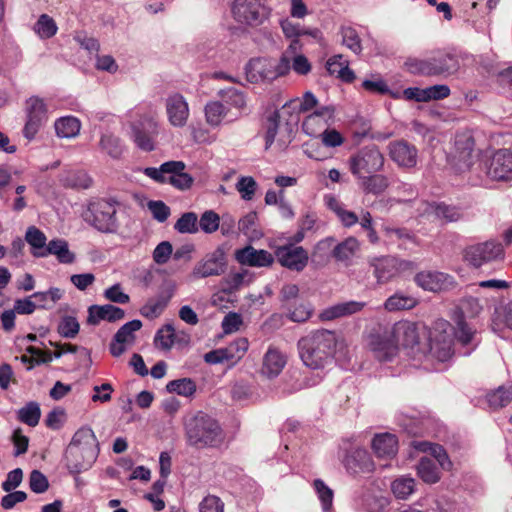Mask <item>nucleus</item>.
<instances>
[{
  "instance_id": "nucleus-1",
  "label": "nucleus",
  "mask_w": 512,
  "mask_h": 512,
  "mask_svg": "<svg viewBox=\"0 0 512 512\" xmlns=\"http://www.w3.org/2000/svg\"><path fill=\"white\" fill-rule=\"evenodd\" d=\"M337 342L334 331L327 329L312 331L298 341L300 358L304 365L311 369H323L332 362Z\"/></svg>"
},
{
  "instance_id": "nucleus-2",
  "label": "nucleus",
  "mask_w": 512,
  "mask_h": 512,
  "mask_svg": "<svg viewBox=\"0 0 512 512\" xmlns=\"http://www.w3.org/2000/svg\"><path fill=\"white\" fill-rule=\"evenodd\" d=\"M187 444L197 449L218 448L225 439L219 423L204 412H197L184 423Z\"/></svg>"
},
{
  "instance_id": "nucleus-3",
  "label": "nucleus",
  "mask_w": 512,
  "mask_h": 512,
  "mask_svg": "<svg viewBox=\"0 0 512 512\" xmlns=\"http://www.w3.org/2000/svg\"><path fill=\"white\" fill-rule=\"evenodd\" d=\"M119 207L120 202L113 197L95 199L88 204L84 220L101 233H116L120 227Z\"/></svg>"
},
{
  "instance_id": "nucleus-4",
  "label": "nucleus",
  "mask_w": 512,
  "mask_h": 512,
  "mask_svg": "<svg viewBox=\"0 0 512 512\" xmlns=\"http://www.w3.org/2000/svg\"><path fill=\"white\" fill-rule=\"evenodd\" d=\"M408 72L422 76H450L460 67L458 56L452 53L438 52L425 58H408L404 63Z\"/></svg>"
},
{
  "instance_id": "nucleus-5",
  "label": "nucleus",
  "mask_w": 512,
  "mask_h": 512,
  "mask_svg": "<svg viewBox=\"0 0 512 512\" xmlns=\"http://www.w3.org/2000/svg\"><path fill=\"white\" fill-rule=\"evenodd\" d=\"M290 69L289 60L282 57L277 63L275 60L259 57L251 59L245 66L246 78L250 83L271 82L285 75Z\"/></svg>"
},
{
  "instance_id": "nucleus-6",
  "label": "nucleus",
  "mask_w": 512,
  "mask_h": 512,
  "mask_svg": "<svg viewBox=\"0 0 512 512\" xmlns=\"http://www.w3.org/2000/svg\"><path fill=\"white\" fill-rule=\"evenodd\" d=\"M384 156L376 145H369L358 150L349 159L351 173L358 177L382 170Z\"/></svg>"
},
{
  "instance_id": "nucleus-7",
  "label": "nucleus",
  "mask_w": 512,
  "mask_h": 512,
  "mask_svg": "<svg viewBox=\"0 0 512 512\" xmlns=\"http://www.w3.org/2000/svg\"><path fill=\"white\" fill-rule=\"evenodd\" d=\"M231 13L237 23L251 27L262 24L268 17V11L261 0H235Z\"/></svg>"
},
{
  "instance_id": "nucleus-8",
  "label": "nucleus",
  "mask_w": 512,
  "mask_h": 512,
  "mask_svg": "<svg viewBox=\"0 0 512 512\" xmlns=\"http://www.w3.org/2000/svg\"><path fill=\"white\" fill-rule=\"evenodd\" d=\"M227 267L226 252L223 247L218 246L195 264L192 275L195 278L221 276L226 272Z\"/></svg>"
},
{
  "instance_id": "nucleus-9",
  "label": "nucleus",
  "mask_w": 512,
  "mask_h": 512,
  "mask_svg": "<svg viewBox=\"0 0 512 512\" xmlns=\"http://www.w3.org/2000/svg\"><path fill=\"white\" fill-rule=\"evenodd\" d=\"M26 116L23 136L28 140H33L48 121L47 107L43 99L39 97L29 98L26 102Z\"/></svg>"
},
{
  "instance_id": "nucleus-10",
  "label": "nucleus",
  "mask_w": 512,
  "mask_h": 512,
  "mask_svg": "<svg viewBox=\"0 0 512 512\" xmlns=\"http://www.w3.org/2000/svg\"><path fill=\"white\" fill-rule=\"evenodd\" d=\"M503 255L502 245L495 241L470 245L464 250V260L474 268L502 258Z\"/></svg>"
},
{
  "instance_id": "nucleus-11",
  "label": "nucleus",
  "mask_w": 512,
  "mask_h": 512,
  "mask_svg": "<svg viewBox=\"0 0 512 512\" xmlns=\"http://www.w3.org/2000/svg\"><path fill=\"white\" fill-rule=\"evenodd\" d=\"M274 258L278 263L291 271L302 272L309 262V253L302 246L286 243L276 247Z\"/></svg>"
},
{
  "instance_id": "nucleus-12",
  "label": "nucleus",
  "mask_w": 512,
  "mask_h": 512,
  "mask_svg": "<svg viewBox=\"0 0 512 512\" xmlns=\"http://www.w3.org/2000/svg\"><path fill=\"white\" fill-rule=\"evenodd\" d=\"M486 175L495 181L512 180V150L499 149L483 166Z\"/></svg>"
},
{
  "instance_id": "nucleus-13",
  "label": "nucleus",
  "mask_w": 512,
  "mask_h": 512,
  "mask_svg": "<svg viewBox=\"0 0 512 512\" xmlns=\"http://www.w3.org/2000/svg\"><path fill=\"white\" fill-rule=\"evenodd\" d=\"M460 308L462 312L457 315L455 319L456 326L454 328V335L458 342H460L463 346H467L472 342L475 330L469 327V325L466 323L463 317V312L465 311L471 316H476L481 312L482 305L477 298L467 297L461 302Z\"/></svg>"
},
{
  "instance_id": "nucleus-14",
  "label": "nucleus",
  "mask_w": 512,
  "mask_h": 512,
  "mask_svg": "<svg viewBox=\"0 0 512 512\" xmlns=\"http://www.w3.org/2000/svg\"><path fill=\"white\" fill-rule=\"evenodd\" d=\"M388 155L400 168L411 169L417 165L418 150L416 146L404 139L388 144Z\"/></svg>"
},
{
  "instance_id": "nucleus-15",
  "label": "nucleus",
  "mask_w": 512,
  "mask_h": 512,
  "mask_svg": "<svg viewBox=\"0 0 512 512\" xmlns=\"http://www.w3.org/2000/svg\"><path fill=\"white\" fill-rule=\"evenodd\" d=\"M368 346L374 357L381 362L391 361L398 353L397 341L392 332L371 334Z\"/></svg>"
},
{
  "instance_id": "nucleus-16",
  "label": "nucleus",
  "mask_w": 512,
  "mask_h": 512,
  "mask_svg": "<svg viewBox=\"0 0 512 512\" xmlns=\"http://www.w3.org/2000/svg\"><path fill=\"white\" fill-rule=\"evenodd\" d=\"M142 328V322L138 319L131 320L122 325L115 333L109 350L112 356L119 357L126 351L125 345H132L136 340L135 332Z\"/></svg>"
},
{
  "instance_id": "nucleus-17",
  "label": "nucleus",
  "mask_w": 512,
  "mask_h": 512,
  "mask_svg": "<svg viewBox=\"0 0 512 512\" xmlns=\"http://www.w3.org/2000/svg\"><path fill=\"white\" fill-rule=\"evenodd\" d=\"M474 146L475 142L471 135L462 134L456 137V162L454 166L457 172L464 173L469 171L474 165V159L477 157L474 155Z\"/></svg>"
},
{
  "instance_id": "nucleus-18",
  "label": "nucleus",
  "mask_w": 512,
  "mask_h": 512,
  "mask_svg": "<svg viewBox=\"0 0 512 512\" xmlns=\"http://www.w3.org/2000/svg\"><path fill=\"white\" fill-rule=\"evenodd\" d=\"M158 134L157 123L145 119L132 125V138L136 146L146 152L154 150V140Z\"/></svg>"
},
{
  "instance_id": "nucleus-19",
  "label": "nucleus",
  "mask_w": 512,
  "mask_h": 512,
  "mask_svg": "<svg viewBox=\"0 0 512 512\" xmlns=\"http://www.w3.org/2000/svg\"><path fill=\"white\" fill-rule=\"evenodd\" d=\"M343 464L348 473L357 475L374 471V462L367 450L354 448L347 452Z\"/></svg>"
},
{
  "instance_id": "nucleus-20",
  "label": "nucleus",
  "mask_w": 512,
  "mask_h": 512,
  "mask_svg": "<svg viewBox=\"0 0 512 512\" xmlns=\"http://www.w3.org/2000/svg\"><path fill=\"white\" fill-rule=\"evenodd\" d=\"M235 259L241 265L250 267H270L274 261V255L263 249H255L248 245L235 252Z\"/></svg>"
},
{
  "instance_id": "nucleus-21",
  "label": "nucleus",
  "mask_w": 512,
  "mask_h": 512,
  "mask_svg": "<svg viewBox=\"0 0 512 512\" xmlns=\"http://www.w3.org/2000/svg\"><path fill=\"white\" fill-rule=\"evenodd\" d=\"M414 281L425 291L440 292L453 283V278L443 272L426 270L417 273Z\"/></svg>"
},
{
  "instance_id": "nucleus-22",
  "label": "nucleus",
  "mask_w": 512,
  "mask_h": 512,
  "mask_svg": "<svg viewBox=\"0 0 512 512\" xmlns=\"http://www.w3.org/2000/svg\"><path fill=\"white\" fill-rule=\"evenodd\" d=\"M166 112L170 124L174 127H183L186 125L189 117V107L181 94L175 93L167 97Z\"/></svg>"
},
{
  "instance_id": "nucleus-23",
  "label": "nucleus",
  "mask_w": 512,
  "mask_h": 512,
  "mask_svg": "<svg viewBox=\"0 0 512 512\" xmlns=\"http://www.w3.org/2000/svg\"><path fill=\"white\" fill-rule=\"evenodd\" d=\"M69 444L84 450L88 461H96L99 454V443L90 427L84 426L78 429L73 435Z\"/></svg>"
},
{
  "instance_id": "nucleus-24",
  "label": "nucleus",
  "mask_w": 512,
  "mask_h": 512,
  "mask_svg": "<svg viewBox=\"0 0 512 512\" xmlns=\"http://www.w3.org/2000/svg\"><path fill=\"white\" fill-rule=\"evenodd\" d=\"M125 317V311L112 304L91 305L88 308L87 323L98 325L101 321L116 322Z\"/></svg>"
},
{
  "instance_id": "nucleus-25",
  "label": "nucleus",
  "mask_w": 512,
  "mask_h": 512,
  "mask_svg": "<svg viewBox=\"0 0 512 512\" xmlns=\"http://www.w3.org/2000/svg\"><path fill=\"white\" fill-rule=\"evenodd\" d=\"M173 288L166 287L155 296L149 298L140 308V314L148 319L159 317L173 296Z\"/></svg>"
},
{
  "instance_id": "nucleus-26",
  "label": "nucleus",
  "mask_w": 512,
  "mask_h": 512,
  "mask_svg": "<svg viewBox=\"0 0 512 512\" xmlns=\"http://www.w3.org/2000/svg\"><path fill=\"white\" fill-rule=\"evenodd\" d=\"M378 284H386L397 277L394 256L375 257L369 261Z\"/></svg>"
},
{
  "instance_id": "nucleus-27",
  "label": "nucleus",
  "mask_w": 512,
  "mask_h": 512,
  "mask_svg": "<svg viewBox=\"0 0 512 512\" xmlns=\"http://www.w3.org/2000/svg\"><path fill=\"white\" fill-rule=\"evenodd\" d=\"M365 306H366L365 302L354 301V300L337 303L335 305H332V306L324 309L320 313L319 318L322 321H331V320H334L337 318L346 317V316L356 314V313L362 311Z\"/></svg>"
},
{
  "instance_id": "nucleus-28",
  "label": "nucleus",
  "mask_w": 512,
  "mask_h": 512,
  "mask_svg": "<svg viewBox=\"0 0 512 512\" xmlns=\"http://www.w3.org/2000/svg\"><path fill=\"white\" fill-rule=\"evenodd\" d=\"M84 450L77 448L74 444H69L65 450V463L68 471L77 475L83 471H87L92 467L95 461H88Z\"/></svg>"
},
{
  "instance_id": "nucleus-29",
  "label": "nucleus",
  "mask_w": 512,
  "mask_h": 512,
  "mask_svg": "<svg viewBox=\"0 0 512 512\" xmlns=\"http://www.w3.org/2000/svg\"><path fill=\"white\" fill-rule=\"evenodd\" d=\"M285 364V356L277 348L270 346L264 354L261 373L269 379L275 378L281 373Z\"/></svg>"
},
{
  "instance_id": "nucleus-30",
  "label": "nucleus",
  "mask_w": 512,
  "mask_h": 512,
  "mask_svg": "<svg viewBox=\"0 0 512 512\" xmlns=\"http://www.w3.org/2000/svg\"><path fill=\"white\" fill-rule=\"evenodd\" d=\"M32 254L35 257L55 255L58 261L64 264H70L75 259V255L68 248V243L63 239L51 240L43 251H32Z\"/></svg>"
},
{
  "instance_id": "nucleus-31",
  "label": "nucleus",
  "mask_w": 512,
  "mask_h": 512,
  "mask_svg": "<svg viewBox=\"0 0 512 512\" xmlns=\"http://www.w3.org/2000/svg\"><path fill=\"white\" fill-rule=\"evenodd\" d=\"M372 449L379 458H393L398 451V440L391 433L377 434L372 440Z\"/></svg>"
},
{
  "instance_id": "nucleus-32",
  "label": "nucleus",
  "mask_w": 512,
  "mask_h": 512,
  "mask_svg": "<svg viewBox=\"0 0 512 512\" xmlns=\"http://www.w3.org/2000/svg\"><path fill=\"white\" fill-rule=\"evenodd\" d=\"M284 35L289 38H300L302 36H309L316 41L322 39V33L318 28H305L299 23H294L289 19H285L280 23Z\"/></svg>"
},
{
  "instance_id": "nucleus-33",
  "label": "nucleus",
  "mask_w": 512,
  "mask_h": 512,
  "mask_svg": "<svg viewBox=\"0 0 512 512\" xmlns=\"http://www.w3.org/2000/svg\"><path fill=\"white\" fill-rule=\"evenodd\" d=\"M336 243V239L332 236L321 239L314 246L311 253V262L318 265L324 266L333 257V248Z\"/></svg>"
},
{
  "instance_id": "nucleus-34",
  "label": "nucleus",
  "mask_w": 512,
  "mask_h": 512,
  "mask_svg": "<svg viewBox=\"0 0 512 512\" xmlns=\"http://www.w3.org/2000/svg\"><path fill=\"white\" fill-rule=\"evenodd\" d=\"M360 179L361 188L365 193L375 195L383 193L389 186L388 178L383 174L372 173L358 177Z\"/></svg>"
},
{
  "instance_id": "nucleus-35",
  "label": "nucleus",
  "mask_w": 512,
  "mask_h": 512,
  "mask_svg": "<svg viewBox=\"0 0 512 512\" xmlns=\"http://www.w3.org/2000/svg\"><path fill=\"white\" fill-rule=\"evenodd\" d=\"M359 248V241L355 237H348L344 241L334 245L333 258L339 262L348 263L359 251Z\"/></svg>"
},
{
  "instance_id": "nucleus-36",
  "label": "nucleus",
  "mask_w": 512,
  "mask_h": 512,
  "mask_svg": "<svg viewBox=\"0 0 512 512\" xmlns=\"http://www.w3.org/2000/svg\"><path fill=\"white\" fill-rule=\"evenodd\" d=\"M418 476L428 484L437 483L440 480V469L435 460L423 457L417 465Z\"/></svg>"
},
{
  "instance_id": "nucleus-37",
  "label": "nucleus",
  "mask_w": 512,
  "mask_h": 512,
  "mask_svg": "<svg viewBox=\"0 0 512 512\" xmlns=\"http://www.w3.org/2000/svg\"><path fill=\"white\" fill-rule=\"evenodd\" d=\"M54 127L58 137L73 138L79 134L81 124L76 117L66 116L59 118Z\"/></svg>"
},
{
  "instance_id": "nucleus-38",
  "label": "nucleus",
  "mask_w": 512,
  "mask_h": 512,
  "mask_svg": "<svg viewBox=\"0 0 512 512\" xmlns=\"http://www.w3.org/2000/svg\"><path fill=\"white\" fill-rule=\"evenodd\" d=\"M487 403L493 410L506 407L512 401V385L499 386L486 395Z\"/></svg>"
},
{
  "instance_id": "nucleus-39",
  "label": "nucleus",
  "mask_w": 512,
  "mask_h": 512,
  "mask_svg": "<svg viewBox=\"0 0 512 512\" xmlns=\"http://www.w3.org/2000/svg\"><path fill=\"white\" fill-rule=\"evenodd\" d=\"M317 103L318 101L314 94L307 91L303 95L302 100L291 99L282 106V110L288 114H292L293 112H307L313 109Z\"/></svg>"
},
{
  "instance_id": "nucleus-40",
  "label": "nucleus",
  "mask_w": 512,
  "mask_h": 512,
  "mask_svg": "<svg viewBox=\"0 0 512 512\" xmlns=\"http://www.w3.org/2000/svg\"><path fill=\"white\" fill-rule=\"evenodd\" d=\"M41 418V409L37 402L30 401L17 411V419L30 426L38 425Z\"/></svg>"
},
{
  "instance_id": "nucleus-41",
  "label": "nucleus",
  "mask_w": 512,
  "mask_h": 512,
  "mask_svg": "<svg viewBox=\"0 0 512 512\" xmlns=\"http://www.w3.org/2000/svg\"><path fill=\"white\" fill-rule=\"evenodd\" d=\"M99 145L113 159H119L124 150L121 140L113 134H103Z\"/></svg>"
},
{
  "instance_id": "nucleus-42",
  "label": "nucleus",
  "mask_w": 512,
  "mask_h": 512,
  "mask_svg": "<svg viewBox=\"0 0 512 512\" xmlns=\"http://www.w3.org/2000/svg\"><path fill=\"white\" fill-rule=\"evenodd\" d=\"M166 390L180 396L190 397L196 392V383L191 378H180L167 383Z\"/></svg>"
},
{
  "instance_id": "nucleus-43",
  "label": "nucleus",
  "mask_w": 512,
  "mask_h": 512,
  "mask_svg": "<svg viewBox=\"0 0 512 512\" xmlns=\"http://www.w3.org/2000/svg\"><path fill=\"white\" fill-rule=\"evenodd\" d=\"M417 300L411 296L396 293L390 296L384 303L388 311L408 310L416 306Z\"/></svg>"
},
{
  "instance_id": "nucleus-44",
  "label": "nucleus",
  "mask_w": 512,
  "mask_h": 512,
  "mask_svg": "<svg viewBox=\"0 0 512 512\" xmlns=\"http://www.w3.org/2000/svg\"><path fill=\"white\" fill-rule=\"evenodd\" d=\"M226 114L227 107L220 101H211L205 106L206 121L211 126H218Z\"/></svg>"
},
{
  "instance_id": "nucleus-45",
  "label": "nucleus",
  "mask_w": 512,
  "mask_h": 512,
  "mask_svg": "<svg viewBox=\"0 0 512 512\" xmlns=\"http://www.w3.org/2000/svg\"><path fill=\"white\" fill-rule=\"evenodd\" d=\"M63 296V291L60 288L53 287L44 292H35L31 295L36 302L38 307L42 309H50L53 305L59 301Z\"/></svg>"
},
{
  "instance_id": "nucleus-46",
  "label": "nucleus",
  "mask_w": 512,
  "mask_h": 512,
  "mask_svg": "<svg viewBox=\"0 0 512 512\" xmlns=\"http://www.w3.org/2000/svg\"><path fill=\"white\" fill-rule=\"evenodd\" d=\"M314 490L321 502L323 512H331L333 507L334 493L323 480L315 479L313 482Z\"/></svg>"
},
{
  "instance_id": "nucleus-47",
  "label": "nucleus",
  "mask_w": 512,
  "mask_h": 512,
  "mask_svg": "<svg viewBox=\"0 0 512 512\" xmlns=\"http://www.w3.org/2000/svg\"><path fill=\"white\" fill-rule=\"evenodd\" d=\"M391 489L395 497L407 499L415 490V480L412 477L402 476L392 482Z\"/></svg>"
},
{
  "instance_id": "nucleus-48",
  "label": "nucleus",
  "mask_w": 512,
  "mask_h": 512,
  "mask_svg": "<svg viewBox=\"0 0 512 512\" xmlns=\"http://www.w3.org/2000/svg\"><path fill=\"white\" fill-rule=\"evenodd\" d=\"M280 117V112L275 110L266 118L264 123L266 150H268L275 141L280 125Z\"/></svg>"
},
{
  "instance_id": "nucleus-49",
  "label": "nucleus",
  "mask_w": 512,
  "mask_h": 512,
  "mask_svg": "<svg viewBox=\"0 0 512 512\" xmlns=\"http://www.w3.org/2000/svg\"><path fill=\"white\" fill-rule=\"evenodd\" d=\"M198 223L195 212H186L176 221L174 229L181 234H194L198 231Z\"/></svg>"
},
{
  "instance_id": "nucleus-50",
  "label": "nucleus",
  "mask_w": 512,
  "mask_h": 512,
  "mask_svg": "<svg viewBox=\"0 0 512 512\" xmlns=\"http://www.w3.org/2000/svg\"><path fill=\"white\" fill-rule=\"evenodd\" d=\"M175 342V329L172 324H166L156 332L154 344L163 350H170Z\"/></svg>"
},
{
  "instance_id": "nucleus-51",
  "label": "nucleus",
  "mask_w": 512,
  "mask_h": 512,
  "mask_svg": "<svg viewBox=\"0 0 512 512\" xmlns=\"http://www.w3.org/2000/svg\"><path fill=\"white\" fill-rule=\"evenodd\" d=\"M57 25L52 17L42 14L34 25L35 32L43 39L53 37L57 33Z\"/></svg>"
},
{
  "instance_id": "nucleus-52",
  "label": "nucleus",
  "mask_w": 512,
  "mask_h": 512,
  "mask_svg": "<svg viewBox=\"0 0 512 512\" xmlns=\"http://www.w3.org/2000/svg\"><path fill=\"white\" fill-rule=\"evenodd\" d=\"M248 346V340L241 337L224 347L229 362L236 363L239 361L245 355Z\"/></svg>"
},
{
  "instance_id": "nucleus-53",
  "label": "nucleus",
  "mask_w": 512,
  "mask_h": 512,
  "mask_svg": "<svg viewBox=\"0 0 512 512\" xmlns=\"http://www.w3.org/2000/svg\"><path fill=\"white\" fill-rule=\"evenodd\" d=\"M64 183L71 188L87 189L91 186L92 179L84 171H73L65 176Z\"/></svg>"
},
{
  "instance_id": "nucleus-54",
  "label": "nucleus",
  "mask_w": 512,
  "mask_h": 512,
  "mask_svg": "<svg viewBox=\"0 0 512 512\" xmlns=\"http://www.w3.org/2000/svg\"><path fill=\"white\" fill-rule=\"evenodd\" d=\"M342 43L355 54L362 51L361 39L357 31L352 27H342L340 30Z\"/></svg>"
},
{
  "instance_id": "nucleus-55",
  "label": "nucleus",
  "mask_w": 512,
  "mask_h": 512,
  "mask_svg": "<svg viewBox=\"0 0 512 512\" xmlns=\"http://www.w3.org/2000/svg\"><path fill=\"white\" fill-rule=\"evenodd\" d=\"M80 325L77 319L73 316H64L59 324L57 331L64 338H75L79 333Z\"/></svg>"
},
{
  "instance_id": "nucleus-56",
  "label": "nucleus",
  "mask_w": 512,
  "mask_h": 512,
  "mask_svg": "<svg viewBox=\"0 0 512 512\" xmlns=\"http://www.w3.org/2000/svg\"><path fill=\"white\" fill-rule=\"evenodd\" d=\"M220 97L230 106L241 109L246 105V99L243 92L230 87L219 91Z\"/></svg>"
},
{
  "instance_id": "nucleus-57",
  "label": "nucleus",
  "mask_w": 512,
  "mask_h": 512,
  "mask_svg": "<svg viewBox=\"0 0 512 512\" xmlns=\"http://www.w3.org/2000/svg\"><path fill=\"white\" fill-rule=\"evenodd\" d=\"M198 224L203 232L211 234L219 229L220 217L213 210H207L201 215Z\"/></svg>"
},
{
  "instance_id": "nucleus-58",
  "label": "nucleus",
  "mask_w": 512,
  "mask_h": 512,
  "mask_svg": "<svg viewBox=\"0 0 512 512\" xmlns=\"http://www.w3.org/2000/svg\"><path fill=\"white\" fill-rule=\"evenodd\" d=\"M25 239L33 251H43L47 246L45 234L34 226L27 229Z\"/></svg>"
},
{
  "instance_id": "nucleus-59",
  "label": "nucleus",
  "mask_w": 512,
  "mask_h": 512,
  "mask_svg": "<svg viewBox=\"0 0 512 512\" xmlns=\"http://www.w3.org/2000/svg\"><path fill=\"white\" fill-rule=\"evenodd\" d=\"M335 109L333 106H323L310 114L303 122V129L309 133V127L321 118L325 122L331 120L334 116Z\"/></svg>"
},
{
  "instance_id": "nucleus-60",
  "label": "nucleus",
  "mask_w": 512,
  "mask_h": 512,
  "mask_svg": "<svg viewBox=\"0 0 512 512\" xmlns=\"http://www.w3.org/2000/svg\"><path fill=\"white\" fill-rule=\"evenodd\" d=\"M434 213L437 218L443 219L446 222L458 221L462 216L459 208L444 203L437 204L434 208Z\"/></svg>"
},
{
  "instance_id": "nucleus-61",
  "label": "nucleus",
  "mask_w": 512,
  "mask_h": 512,
  "mask_svg": "<svg viewBox=\"0 0 512 512\" xmlns=\"http://www.w3.org/2000/svg\"><path fill=\"white\" fill-rule=\"evenodd\" d=\"M257 188L256 181L250 176L241 177L236 183V189L241 194V197L249 201L253 198Z\"/></svg>"
},
{
  "instance_id": "nucleus-62",
  "label": "nucleus",
  "mask_w": 512,
  "mask_h": 512,
  "mask_svg": "<svg viewBox=\"0 0 512 512\" xmlns=\"http://www.w3.org/2000/svg\"><path fill=\"white\" fill-rule=\"evenodd\" d=\"M29 487L36 494H42L49 488L47 477L39 470H33L29 476Z\"/></svg>"
},
{
  "instance_id": "nucleus-63",
  "label": "nucleus",
  "mask_w": 512,
  "mask_h": 512,
  "mask_svg": "<svg viewBox=\"0 0 512 512\" xmlns=\"http://www.w3.org/2000/svg\"><path fill=\"white\" fill-rule=\"evenodd\" d=\"M286 309L288 310L287 317L291 321L298 323L307 321L313 313L311 306L304 303L297 305L294 309H291L289 306Z\"/></svg>"
},
{
  "instance_id": "nucleus-64",
  "label": "nucleus",
  "mask_w": 512,
  "mask_h": 512,
  "mask_svg": "<svg viewBox=\"0 0 512 512\" xmlns=\"http://www.w3.org/2000/svg\"><path fill=\"white\" fill-rule=\"evenodd\" d=\"M154 219L165 222L170 216V208L161 200H151L147 204Z\"/></svg>"
}]
</instances>
